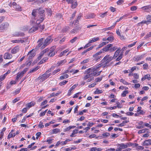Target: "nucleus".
Segmentation results:
<instances>
[{
  "instance_id": "4d7b16f0",
  "label": "nucleus",
  "mask_w": 151,
  "mask_h": 151,
  "mask_svg": "<svg viewBox=\"0 0 151 151\" xmlns=\"http://www.w3.org/2000/svg\"><path fill=\"white\" fill-rule=\"evenodd\" d=\"M39 24H38V29L40 28V29H41L42 30L45 28V26L43 24L42 25H39Z\"/></svg>"
},
{
  "instance_id": "0e129e2a",
  "label": "nucleus",
  "mask_w": 151,
  "mask_h": 151,
  "mask_svg": "<svg viewBox=\"0 0 151 151\" xmlns=\"http://www.w3.org/2000/svg\"><path fill=\"white\" fill-rule=\"evenodd\" d=\"M136 42H133L132 44L129 45L128 46V47H133L135 45L136 43Z\"/></svg>"
},
{
  "instance_id": "3c124183",
  "label": "nucleus",
  "mask_w": 151,
  "mask_h": 151,
  "mask_svg": "<svg viewBox=\"0 0 151 151\" xmlns=\"http://www.w3.org/2000/svg\"><path fill=\"white\" fill-rule=\"evenodd\" d=\"M144 77L145 79H147L148 80H150L151 78L150 75L148 74L145 75L144 76Z\"/></svg>"
},
{
  "instance_id": "ddd939ff",
  "label": "nucleus",
  "mask_w": 151,
  "mask_h": 151,
  "mask_svg": "<svg viewBox=\"0 0 151 151\" xmlns=\"http://www.w3.org/2000/svg\"><path fill=\"white\" fill-rule=\"evenodd\" d=\"M78 85V84H75L73 86L71 87L69 90L68 91V96H70L71 93H72V91Z\"/></svg>"
},
{
  "instance_id": "603ef678",
  "label": "nucleus",
  "mask_w": 151,
  "mask_h": 151,
  "mask_svg": "<svg viewBox=\"0 0 151 151\" xmlns=\"http://www.w3.org/2000/svg\"><path fill=\"white\" fill-rule=\"evenodd\" d=\"M90 76V75L89 74H87L83 78V79L84 80H86L87 79H88V78H89V76Z\"/></svg>"
},
{
  "instance_id": "5fc2aeb1",
  "label": "nucleus",
  "mask_w": 151,
  "mask_h": 151,
  "mask_svg": "<svg viewBox=\"0 0 151 151\" xmlns=\"http://www.w3.org/2000/svg\"><path fill=\"white\" fill-rule=\"evenodd\" d=\"M77 39L78 37H75L70 40V42L71 43H73L75 42Z\"/></svg>"
},
{
  "instance_id": "09e8293b",
  "label": "nucleus",
  "mask_w": 151,
  "mask_h": 151,
  "mask_svg": "<svg viewBox=\"0 0 151 151\" xmlns=\"http://www.w3.org/2000/svg\"><path fill=\"white\" fill-rule=\"evenodd\" d=\"M128 93V91H125L123 92L122 94V96L123 97H125L126 96L127 94Z\"/></svg>"
},
{
  "instance_id": "4be33fe9",
  "label": "nucleus",
  "mask_w": 151,
  "mask_h": 151,
  "mask_svg": "<svg viewBox=\"0 0 151 151\" xmlns=\"http://www.w3.org/2000/svg\"><path fill=\"white\" fill-rule=\"evenodd\" d=\"M38 10V14L39 15H42V14H44L45 12L44 10L42 8H40L38 9H37Z\"/></svg>"
},
{
  "instance_id": "72a5a7b5",
  "label": "nucleus",
  "mask_w": 151,
  "mask_h": 151,
  "mask_svg": "<svg viewBox=\"0 0 151 151\" xmlns=\"http://www.w3.org/2000/svg\"><path fill=\"white\" fill-rule=\"evenodd\" d=\"M143 55H139L137 56L135 58V61H137L140 60L143 57Z\"/></svg>"
},
{
  "instance_id": "7ed1b4c3",
  "label": "nucleus",
  "mask_w": 151,
  "mask_h": 151,
  "mask_svg": "<svg viewBox=\"0 0 151 151\" xmlns=\"http://www.w3.org/2000/svg\"><path fill=\"white\" fill-rule=\"evenodd\" d=\"M101 67V65L99 64L94 67H92V71L90 74H91V75H93V76H96L97 72L99 70V68Z\"/></svg>"
},
{
  "instance_id": "5701e85b",
  "label": "nucleus",
  "mask_w": 151,
  "mask_h": 151,
  "mask_svg": "<svg viewBox=\"0 0 151 151\" xmlns=\"http://www.w3.org/2000/svg\"><path fill=\"white\" fill-rule=\"evenodd\" d=\"M96 15L93 13L90 14L86 16V18L88 19L93 18L95 17Z\"/></svg>"
},
{
  "instance_id": "393cba45",
  "label": "nucleus",
  "mask_w": 151,
  "mask_h": 151,
  "mask_svg": "<svg viewBox=\"0 0 151 151\" xmlns=\"http://www.w3.org/2000/svg\"><path fill=\"white\" fill-rule=\"evenodd\" d=\"M43 40V38H41L38 40L37 42L38 43V44L37 45L38 47H40L41 46V45L42 44L43 42L42 41Z\"/></svg>"
},
{
  "instance_id": "423d86ee",
  "label": "nucleus",
  "mask_w": 151,
  "mask_h": 151,
  "mask_svg": "<svg viewBox=\"0 0 151 151\" xmlns=\"http://www.w3.org/2000/svg\"><path fill=\"white\" fill-rule=\"evenodd\" d=\"M45 14L39 15H38V17L37 19L36 23L37 24H39L40 23L43 22L45 19Z\"/></svg>"
},
{
  "instance_id": "e433bc0d",
  "label": "nucleus",
  "mask_w": 151,
  "mask_h": 151,
  "mask_svg": "<svg viewBox=\"0 0 151 151\" xmlns=\"http://www.w3.org/2000/svg\"><path fill=\"white\" fill-rule=\"evenodd\" d=\"M92 71L91 68H89L88 69L86 70L85 73L87 74H90L91 72Z\"/></svg>"
},
{
  "instance_id": "680f3d73",
  "label": "nucleus",
  "mask_w": 151,
  "mask_h": 151,
  "mask_svg": "<svg viewBox=\"0 0 151 151\" xmlns=\"http://www.w3.org/2000/svg\"><path fill=\"white\" fill-rule=\"evenodd\" d=\"M124 2L123 0H119L117 2V4L120 5Z\"/></svg>"
},
{
  "instance_id": "412c9836",
  "label": "nucleus",
  "mask_w": 151,
  "mask_h": 151,
  "mask_svg": "<svg viewBox=\"0 0 151 151\" xmlns=\"http://www.w3.org/2000/svg\"><path fill=\"white\" fill-rule=\"evenodd\" d=\"M35 104V103L33 102H31L30 103L27 104L26 105V106L28 108H30L33 106Z\"/></svg>"
},
{
  "instance_id": "9b49d317",
  "label": "nucleus",
  "mask_w": 151,
  "mask_h": 151,
  "mask_svg": "<svg viewBox=\"0 0 151 151\" xmlns=\"http://www.w3.org/2000/svg\"><path fill=\"white\" fill-rule=\"evenodd\" d=\"M12 57V54L8 53H5L4 55V58L5 59H10Z\"/></svg>"
},
{
  "instance_id": "f257e3e1",
  "label": "nucleus",
  "mask_w": 151,
  "mask_h": 151,
  "mask_svg": "<svg viewBox=\"0 0 151 151\" xmlns=\"http://www.w3.org/2000/svg\"><path fill=\"white\" fill-rule=\"evenodd\" d=\"M55 66H52L50 68L47 70L45 73L39 76L36 80L40 82H42L51 76V73H49L53 70Z\"/></svg>"
},
{
  "instance_id": "2eb2a0df",
  "label": "nucleus",
  "mask_w": 151,
  "mask_h": 151,
  "mask_svg": "<svg viewBox=\"0 0 151 151\" xmlns=\"http://www.w3.org/2000/svg\"><path fill=\"white\" fill-rule=\"evenodd\" d=\"M120 49L121 48H119L116 51L114 55V56L112 57V58L114 59H115L119 55L120 53Z\"/></svg>"
},
{
  "instance_id": "6e6d98bb",
  "label": "nucleus",
  "mask_w": 151,
  "mask_h": 151,
  "mask_svg": "<svg viewBox=\"0 0 151 151\" xmlns=\"http://www.w3.org/2000/svg\"><path fill=\"white\" fill-rule=\"evenodd\" d=\"M28 69V68H26L24 69L23 71L21 72L20 73L23 75L27 71Z\"/></svg>"
},
{
  "instance_id": "2f4dec72",
  "label": "nucleus",
  "mask_w": 151,
  "mask_h": 151,
  "mask_svg": "<svg viewBox=\"0 0 151 151\" xmlns=\"http://www.w3.org/2000/svg\"><path fill=\"white\" fill-rule=\"evenodd\" d=\"M69 76L68 74H64L63 75L61 76L60 77V78L61 79H64L66 78H67Z\"/></svg>"
},
{
  "instance_id": "864d4df0",
  "label": "nucleus",
  "mask_w": 151,
  "mask_h": 151,
  "mask_svg": "<svg viewBox=\"0 0 151 151\" xmlns=\"http://www.w3.org/2000/svg\"><path fill=\"white\" fill-rule=\"evenodd\" d=\"M102 77H98L96 78L95 81L96 82H100L102 79Z\"/></svg>"
},
{
  "instance_id": "69168bd1",
  "label": "nucleus",
  "mask_w": 151,
  "mask_h": 151,
  "mask_svg": "<svg viewBox=\"0 0 151 151\" xmlns=\"http://www.w3.org/2000/svg\"><path fill=\"white\" fill-rule=\"evenodd\" d=\"M89 61V60L88 59H86L81 62V64H84L87 63Z\"/></svg>"
},
{
  "instance_id": "bf43d9fd",
  "label": "nucleus",
  "mask_w": 151,
  "mask_h": 151,
  "mask_svg": "<svg viewBox=\"0 0 151 151\" xmlns=\"http://www.w3.org/2000/svg\"><path fill=\"white\" fill-rule=\"evenodd\" d=\"M137 9V6H133L131 7L130 8V10L132 11L136 10Z\"/></svg>"
},
{
  "instance_id": "dca6fc26",
  "label": "nucleus",
  "mask_w": 151,
  "mask_h": 151,
  "mask_svg": "<svg viewBox=\"0 0 151 151\" xmlns=\"http://www.w3.org/2000/svg\"><path fill=\"white\" fill-rule=\"evenodd\" d=\"M118 145L119 146V147L121 150L122 149H125L127 147V146L125 144L121 143L119 144Z\"/></svg>"
},
{
  "instance_id": "052dcab7",
  "label": "nucleus",
  "mask_w": 151,
  "mask_h": 151,
  "mask_svg": "<svg viewBox=\"0 0 151 151\" xmlns=\"http://www.w3.org/2000/svg\"><path fill=\"white\" fill-rule=\"evenodd\" d=\"M116 33L117 35H118L119 36L121 37L122 39H123V36H121L119 29L117 30L116 31Z\"/></svg>"
},
{
  "instance_id": "774afa93",
  "label": "nucleus",
  "mask_w": 151,
  "mask_h": 151,
  "mask_svg": "<svg viewBox=\"0 0 151 151\" xmlns=\"http://www.w3.org/2000/svg\"><path fill=\"white\" fill-rule=\"evenodd\" d=\"M41 134V133L40 132H37L36 135L37 136L36 137V139H37L39 136H40Z\"/></svg>"
},
{
  "instance_id": "c756f323",
  "label": "nucleus",
  "mask_w": 151,
  "mask_h": 151,
  "mask_svg": "<svg viewBox=\"0 0 151 151\" xmlns=\"http://www.w3.org/2000/svg\"><path fill=\"white\" fill-rule=\"evenodd\" d=\"M146 20L147 22H151V16L148 15L146 17Z\"/></svg>"
},
{
  "instance_id": "8fccbe9b",
  "label": "nucleus",
  "mask_w": 151,
  "mask_h": 151,
  "mask_svg": "<svg viewBox=\"0 0 151 151\" xmlns=\"http://www.w3.org/2000/svg\"><path fill=\"white\" fill-rule=\"evenodd\" d=\"M114 27V26H111L110 27H107V28L104 29H103V30H104V31H105L107 30H111V29H113Z\"/></svg>"
},
{
  "instance_id": "c03bdc74",
  "label": "nucleus",
  "mask_w": 151,
  "mask_h": 151,
  "mask_svg": "<svg viewBox=\"0 0 151 151\" xmlns=\"http://www.w3.org/2000/svg\"><path fill=\"white\" fill-rule=\"evenodd\" d=\"M47 11L48 15L50 16H51L52 13V11L51 10V9H47Z\"/></svg>"
},
{
  "instance_id": "bb28decb",
  "label": "nucleus",
  "mask_w": 151,
  "mask_h": 151,
  "mask_svg": "<svg viewBox=\"0 0 151 151\" xmlns=\"http://www.w3.org/2000/svg\"><path fill=\"white\" fill-rule=\"evenodd\" d=\"M99 40V38L98 37L93 38L89 41V43H91L95 41H98Z\"/></svg>"
},
{
  "instance_id": "39448f33",
  "label": "nucleus",
  "mask_w": 151,
  "mask_h": 151,
  "mask_svg": "<svg viewBox=\"0 0 151 151\" xmlns=\"http://www.w3.org/2000/svg\"><path fill=\"white\" fill-rule=\"evenodd\" d=\"M52 40L51 39L50 37H48L45 40L43 43V46H42L41 48L43 49L45 46L48 45L52 42Z\"/></svg>"
},
{
  "instance_id": "a19ab883",
  "label": "nucleus",
  "mask_w": 151,
  "mask_h": 151,
  "mask_svg": "<svg viewBox=\"0 0 151 151\" xmlns=\"http://www.w3.org/2000/svg\"><path fill=\"white\" fill-rule=\"evenodd\" d=\"M117 49V47L115 46L113 47H111L110 49V52H113L115 50Z\"/></svg>"
},
{
  "instance_id": "f03ea898",
  "label": "nucleus",
  "mask_w": 151,
  "mask_h": 151,
  "mask_svg": "<svg viewBox=\"0 0 151 151\" xmlns=\"http://www.w3.org/2000/svg\"><path fill=\"white\" fill-rule=\"evenodd\" d=\"M113 59L112 57L110 56L109 55L105 56L101 60L102 63L100 64L103 67L109 66L111 65V64L109 63V62Z\"/></svg>"
},
{
  "instance_id": "f8f14e48",
  "label": "nucleus",
  "mask_w": 151,
  "mask_h": 151,
  "mask_svg": "<svg viewBox=\"0 0 151 151\" xmlns=\"http://www.w3.org/2000/svg\"><path fill=\"white\" fill-rule=\"evenodd\" d=\"M151 145V139H149L144 141L142 145L144 146H148Z\"/></svg>"
},
{
  "instance_id": "ea45409f",
  "label": "nucleus",
  "mask_w": 151,
  "mask_h": 151,
  "mask_svg": "<svg viewBox=\"0 0 151 151\" xmlns=\"http://www.w3.org/2000/svg\"><path fill=\"white\" fill-rule=\"evenodd\" d=\"M106 40L109 42H112L114 40V38L113 37L110 36L106 38Z\"/></svg>"
},
{
  "instance_id": "9d476101",
  "label": "nucleus",
  "mask_w": 151,
  "mask_h": 151,
  "mask_svg": "<svg viewBox=\"0 0 151 151\" xmlns=\"http://www.w3.org/2000/svg\"><path fill=\"white\" fill-rule=\"evenodd\" d=\"M35 55V52H33V50L30 51L27 54L28 59H31L34 57Z\"/></svg>"
},
{
  "instance_id": "20e7f679",
  "label": "nucleus",
  "mask_w": 151,
  "mask_h": 151,
  "mask_svg": "<svg viewBox=\"0 0 151 151\" xmlns=\"http://www.w3.org/2000/svg\"><path fill=\"white\" fill-rule=\"evenodd\" d=\"M55 48V47L54 46L51 47L50 49H48V53L47 54V55L50 57H52L54 56L55 55V52L54 51Z\"/></svg>"
},
{
  "instance_id": "aec40b11",
  "label": "nucleus",
  "mask_w": 151,
  "mask_h": 151,
  "mask_svg": "<svg viewBox=\"0 0 151 151\" xmlns=\"http://www.w3.org/2000/svg\"><path fill=\"white\" fill-rule=\"evenodd\" d=\"M23 76V75L21 73H18L16 76V81H17L20 79Z\"/></svg>"
},
{
  "instance_id": "a18cd8bd",
  "label": "nucleus",
  "mask_w": 151,
  "mask_h": 151,
  "mask_svg": "<svg viewBox=\"0 0 151 151\" xmlns=\"http://www.w3.org/2000/svg\"><path fill=\"white\" fill-rule=\"evenodd\" d=\"M148 130L147 129H142L140 130H139L138 132V133L139 134H140L142 133H144L145 132L146 130Z\"/></svg>"
},
{
  "instance_id": "e2e57ef3",
  "label": "nucleus",
  "mask_w": 151,
  "mask_h": 151,
  "mask_svg": "<svg viewBox=\"0 0 151 151\" xmlns=\"http://www.w3.org/2000/svg\"><path fill=\"white\" fill-rule=\"evenodd\" d=\"M133 76L134 77V78L135 79H138L139 78V75L137 73H134Z\"/></svg>"
},
{
  "instance_id": "473e14b6",
  "label": "nucleus",
  "mask_w": 151,
  "mask_h": 151,
  "mask_svg": "<svg viewBox=\"0 0 151 151\" xmlns=\"http://www.w3.org/2000/svg\"><path fill=\"white\" fill-rule=\"evenodd\" d=\"M39 68L38 67V66H37L35 68H32V69H31L30 70V71L29 72V73L34 72L37 70Z\"/></svg>"
},
{
  "instance_id": "58836bf2",
  "label": "nucleus",
  "mask_w": 151,
  "mask_h": 151,
  "mask_svg": "<svg viewBox=\"0 0 151 151\" xmlns=\"http://www.w3.org/2000/svg\"><path fill=\"white\" fill-rule=\"evenodd\" d=\"M6 74L7 73H5L3 75H1L0 76V81H2L4 79L6 76Z\"/></svg>"
},
{
  "instance_id": "1a4fd4ad",
  "label": "nucleus",
  "mask_w": 151,
  "mask_h": 151,
  "mask_svg": "<svg viewBox=\"0 0 151 151\" xmlns=\"http://www.w3.org/2000/svg\"><path fill=\"white\" fill-rule=\"evenodd\" d=\"M38 24L36 23V25L32 27L29 30V32L30 33H32L37 31L38 29Z\"/></svg>"
},
{
  "instance_id": "c9c22d12",
  "label": "nucleus",
  "mask_w": 151,
  "mask_h": 151,
  "mask_svg": "<svg viewBox=\"0 0 151 151\" xmlns=\"http://www.w3.org/2000/svg\"><path fill=\"white\" fill-rule=\"evenodd\" d=\"M120 81L122 82L124 85H129L130 84V83H128L127 81H125V80L123 79H121L120 80Z\"/></svg>"
},
{
  "instance_id": "0eeeda50",
  "label": "nucleus",
  "mask_w": 151,
  "mask_h": 151,
  "mask_svg": "<svg viewBox=\"0 0 151 151\" xmlns=\"http://www.w3.org/2000/svg\"><path fill=\"white\" fill-rule=\"evenodd\" d=\"M9 24L8 23L6 22L2 23L0 26V30H5L8 27Z\"/></svg>"
},
{
  "instance_id": "6ab92c4d",
  "label": "nucleus",
  "mask_w": 151,
  "mask_h": 151,
  "mask_svg": "<svg viewBox=\"0 0 151 151\" xmlns=\"http://www.w3.org/2000/svg\"><path fill=\"white\" fill-rule=\"evenodd\" d=\"M15 36H23L24 35V33L21 32H16L15 33Z\"/></svg>"
},
{
  "instance_id": "c85d7f7f",
  "label": "nucleus",
  "mask_w": 151,
  "mask_h": 151,
  "mask_svg": "<svg viewBox=\"0 0 151 151\" xmlns=\"http://www.w3.org/2000/svg\"><path fill=\"white\" fill-rule=\"evenodd\" d=\"M76 127L75 126H69L68 127H66L65 129L64 130V132H66L70 130L72 128H74Z\"/></svg>"
},
{
  "instance_id": "cd10ccee",
  "label": "nucleus",
  "mask_w": 151,
  "mask_h": 151,
  "mask_svg": "<svg viewBox=\"0 0 151 151\" xmlns=\"http://www.w3.org/2000/svg\"><path fill=\"white\" fill-rule=\"evenodd\" d=\"M66 60H65V59L61 60L58 63H57L58 65V66H59L60 65H63V64L65 63H66Z\"/></svg>"
},
{
  "instance_id": "a878e982",
  "label": "nucleus",
  "mask_w": 151,
  "mask_h": 151,
  "mask_svg": "<svg viewBox=\"0 0 151 151\" xmlns=\"http://www.w3.org/2000/svg\"><path fill=\"white\" fill-rule=\"evenodd\" d=\"M90 75V76L89 77V78H88V79L87 80V82H90L93 80L94 79V77L92 75H91V74H89Z\"/></svg>"
},
{
  "instance_id": "f3484780",
  "label": "nucleus",
  "mask_w": 151,
  "mask_h": 151,
  "mask_svg": "<svg viewBox=\"0 0 151 151\" xmlns=\"http://www.w3.org/2000/svg\"><path fill=\"white\" fill-rule=\"evenodd\" d=\"M38 10L37 9H35L33 10L32 13V15L34 17H36L38 15Z\"/></svg>"
},
{
  "instance_id": "6e6552de",
  "label": "nucleus",
  "mask_w": 151,
  "mask_h": 151,
  "mask_svg": "<svg viewBox=\"0 0 151 151\" xmlns=\"http://www.w3.org/2000/svg\"><path fill=\"white\" fill-rule=\"evenodd\" d=\"M113 46V45L112 44H108L106 45L105 47L101 49L102 51L104 53V52H107L108 51H109L111 47Z\"/></svg>"
},
{
  "instance_id": "7c9ffc66",
  "label": "nucleus",
  "mask_w": 151,
  "mask_h": 151,
  "mask_svg": "<svg viewBox=\"0 0 151 151\" xmlns=\"http://www.w3.org/2000/svg\"><path fill=\"white\" fill-rule=\"evenodd\" d=\"M123 55V52H121L120 54H119V57L116 59V61H119L121 60L122 58V55Z\"/></svg>"
},
{
  "instance_id": "a211bd4d",
  "label": "nucleus",
  "mask_w": 151,
  "mask_h": 151,
  "mask_svg": "<svg viewBox=\"0 0 151 151\" xmlns=\"http://www.w3.org/2000/svg\"><path fill=\"white\" fill-rule=\"evenodd\" d=\"M73 1V3L71 5V7L72 9H75L77 6L78 4L76 0H74Z\"/></svg>"
},
{
  "instance_id": "f704fd0d",
  "label": "nucleus",
  "mask_w": 151,
  "mask_h": 151,
  "mask_svg": "<svg viewBox=\"0 0 151 151\" xmlns=\"http://www.w3.org/2000/svg\"><path fill=\"white\" fill-rule=\"evenodd\" d=\"M102 50H101L99 52L96 53L95 54L93 55V57H96V56H98V55H99L101 54L102 53H103V52L102 51Z\"/></svg>"
},
{
  "instance_id": "338daca9",
  "label": "nucleus",
  "mask_w": 151,
  "mask_h": 151,
  "mask_svg": "<svg viewBox=\"0 0 151 151\" xmlns=\"http://www.w3.org/2000/svg\"><path fill=\"white\" fill-rule=\"evenodd\" d=\"M69 29V27H66L63 29V32H65L68 30Z\"/></svg>"
},
{
  "instance_id": "37998d69",
  "label": "nucleus",
  "mask_w": 151,
  "mask_h": 151,
  "mask_svg": "<svg viewBox=\"0 0 151 151\" xmlns=\"http://www.w3.org/2000/svg\"><path fill=\"white\" fill-rule=\"evenodd\" d=\"M67 82L68 81H66V80H64L62 82H60L59 83V85L60 86H62L66 84Z\"/></svg>"
},
{
  "instance_id": "13d9d810",
  "label": "nucleus",
  "mask_w": 151,
  "mask_h": 151,
  "mask_svg": "<svg viewBox=\"0 0 151 151\" xmlns=\"http://www.w3.org/2000/svg\"><path fill=\"white\" fill-rule=\"evenodd\" d=\"M151 36V32L147 33L145 37V39H147Z\"/></svg>"
},
{
  "instance_id": "4c0bfd02",
  "label": "nucleus",
  "mask_w": 151,
  "mask_h": 151,
  "mask_svg": "<svg viewBox=\"0 0 151 151\" xmlns=\"http://www.w3.org/2000/svg\"><path fill=\"white\" fill-rule=\"evenodd\" d=\"M79 72L78 70H75L74 69H72L70 71V73H73L72 74L76 73Z\"/></svg>"
},
{
  "instance_id": "de8ad7c7",
  "label": "nucleus",
  "mask_w": 151,
  "mask_h": 151,
  "mask_svg": "<svg viewBox=\"0 0 151 151\" xmlns=\"http://www.w3.org/2000/svg\"><path fill=\"white\" fill-rule=\"evenodd\" d=\"M102 92V91L101 90H99L97 88L96 89L94 93L96 94H99L101 93Z\"/></svg>"
},
{
  "instance_id": "79ce46f5",
  "label": "nucleus",
  "mask_w": 151,
  "mask_h": 151,
  "mask_svg": "<svg viewBox=\"0 0 151 151\" xmlns=\"http://www.w3.org/2000/svg\"><path fill=\"white\" fill-rule=\"evenodd\" d=\"M60 69L58 68L57 70H54L52 73V74L53 75H55L58 72L60 71Z\"/></svg>"
},
{
  "instance_id": "49530a36",
  "label": "nucleus",
  "mask_w": 151,
  "mask_h": 151,
  "mask_svg": "<svg viewBox=\"0 0 151 151\" xmlns=\"http://www.w3.org/2000/svg\"><path fill=\"white\" fill-rule=\"evenodd\" d=\"M150 8H151V5H147L142 7V8L144 10H146Z\"/></svg>"
},
{
  "instance_id": "4468645a",
  "label": "nucleus",
  "mask_w": 151,
  "mask_h": 151,
  "mask_svg": "<svg viewBox=\"0 0 151 151\" xmlns=\"http://www.w3.org/2000/svg\"><path fill=\"white\" fill-rule=\"evenodd\" d=\"M19 50V47L18 46H16L14 47L11 51L12 53L14 54L18 52Z\"/></svg>"
},
{
  "instance_id": "b1692460",
  "label": "nucleus",
  "mask_w": 151,
  "mask_h": 151,
  "mask_svg": "<svg viewBox=\"0 0 151 151\" xmlns=\"http://www.w3.org/2000/svg\"><path fill=\"white\" fill-rule=\"evenodd\" d=\"M60 129L58 128H55L53 129L52 130V134H56L58 132H60Z\"/></svg>"
}]
</instances>
